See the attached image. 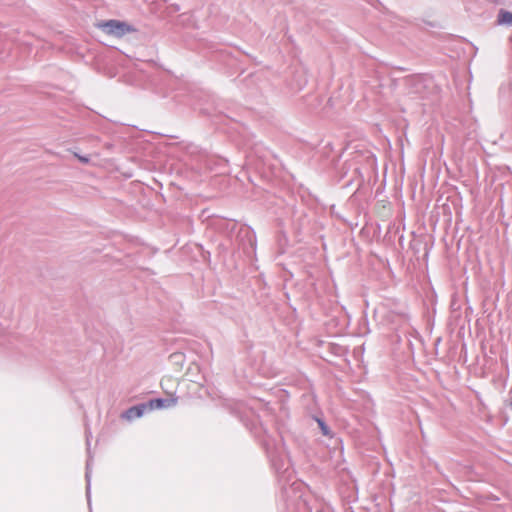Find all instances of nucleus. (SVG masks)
<instances>
[{"label": "nucleus", "mask_w": 512, "mask_h": 512, "mask_svg": "<svg viewBox=\"0 0 512 512\" xmlns=\"http://www.w3.org/2000/svg\"><path fill=\"white\" fill-rule=\"evenodd\" d=\"M148 409L146 404H142V405H138V406H133L131 408H129L128 410H126L122 417L127 419V420H132V419H135V418H139L143 415L144 411Z\"/></svg>", "instance_id": "obj_3"}, {"label": "nucleus", "mask_w": 512, "mask_h": 512, "mask_svg": "<svg viewBox=\"0 0 512 512\" xmlns=\"http://www.w3.org/2000/svg\"><path fill=\"white\" fill-rule=\"evenodd\" d=\"M498 22L500 24L512 26V12L500 11L498 15Z\"/></svg>", "instance_id": "obj_4"}, {"label": "nucleus", "mask_w": 512, "mask_h": 512, "mask_svg": "<svg viewBox=\"0 0 512 512\" xmlns=\"http://www.w3.org/2000/svg\"><path fill=\"white\" fill-rule=\"evenodd\" d=\"M176 403V399L175 398H169V399H153L151 401H149L146 406L149 410H154V409H161V408H167V407H170L172 405H174Z\"/></svg>", "instance_id": "obj_2"}, {"label": "nucleus", "mask_w": 512, "mask_h": 512, "mask_svg": "<svg viewBox=\"0 0 512 512\" xmlns=\"http://www.w3.org/2000/svg\"><path fill=\"white\" fill-rule=\"evenodd\" d=\"M98 28L102 29L109 35H113L116 37H122L127 33L133 32L134 29L131 28L125 22H120L118 20H109L106 22H101L98 25Z\"/></svg>", "instance_id": "obj_1"}, {"label": "nucleus", "mask_w": 512, "mask_h": 512, "mask_svg": "<svg viewBox=\"0 0 512 512\" xmlns=\"http://www.w3.org/2000/svg\"><path fill=\"white\" fill-rule=\"evenodd\" d=\"M77 157L83 163H87L88 162V159L86 157H82V156H78V155H77Z\"/></svg>", "instance_id": "obj_5"}]
</instances>
